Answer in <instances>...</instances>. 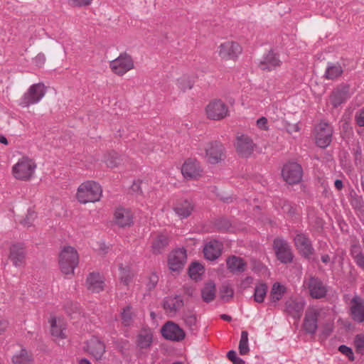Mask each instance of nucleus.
Masks as SVG:
<instances>
[{
  "label": "nucleus",
  "instance_id": "28",
  "mask_svg": "<svg viewBox=\"0 0 364 364\" xmlns=\"http://www.w3.org/2000/svg\"><path fill=\"white\" fill-rule=\"evenodd\" d=\"M153 342V333L149 328H142L136 336V345L141 349L149 348Z\"/></svg>",
  "mask_w": 364,
  "mask_h": 364
},
{
  "label": "nucleus",
  "instance_id": "11",
  "mask_svg": "<svg viewBox=\"0 0 364 364\" xmlns=\"http://www.w3.org/2000/svg\"><path fill=\"white\" fill-rule=\"evenodd\" d=\"M161 333L165 339L172 341H181L186 336L184 331L173 321H167L161 327Z\"/></svg>",
  "mask_w": 364,
  "mask_h": 364
},
{
  "label": "nucleus",
  "instance_id": "59",
  "mask_svg": "<svg viewBox=\"0 0 364 364\" xmlns=\"http://www.w3.org/2000/svg\"><path fill=\"white\" fill-rule=\"evenodd\" d=\"M286 128H287V131L289 134H292L293 132H297L299 131V127L297 124H288Z\"/></svg>",
  "mask_w": 364,
  "mask_h": 364
},
{
  "label": "nucleus",
  "instance_id": "56",
  "mask_svg": "<svg viewBox=\"0 0 364 364\" xmlns=\"http://www.w3.org/2000/svg\"><path fill=\"white\" fill-rule=\"evenodd\" d=\"M267 124V119L264 117H262L257 120V125L261 129L267 130L268 127Z\"/></svg>",
  "mask_w": 364,
  "mask_h": 364
},
{
  "label": "nucleus",
  "instance_id": "37",
  "mask_svg": "<svg viewBox=\"0 0 364 364\" xmlns=\"http://www.w3.org/2000/svg\"><path fill=\"white\" fill-rule=\"evenodd\" d=\"M119 278L121 282L127 286L134 277V272L132 271L130 267H123L122 264L119 265Z\"/></svg>",
  "mask_w": 364,
  "mask_h": 364
},
{
  "label": "nucleus",
  "instance_id": "39",
  "mask_svg": "<svg viewBox=\"0 0 364 364\" xmlns=\"http://www.w3.org/2000/svg\"><path fill=\"white\" fill-rule=\"evenodd\" d=\"M350 255L353 257L355 264L364 270V255L359 246H353L350 250Z\"/></svg>",
  "mask_w": 364,
  "mask_h": 364
},
{
  "label": "nucleus",
  "instance_id": "17",
  "mask_svg": "<svg viewBox=\"0 0 364 364\" xmlns=\"http://www.w3.org/2000/svg\"><path fill=\"white\" fill-rule=\"evenodd\" d=\"M310 296L314 299H321L327 294L326 286L318 277H311L306 284Z\"/></svg>",
  "mask_w": 364,
  "mask_h": 364
},
{
  "label": "nucleus",
  "instance_id": "34",
  "mask_svg": "<svg viewBox=\"0 0 364 364\" xmlns=\"http://www.w3.org/2000/svg\"><path fill=\"white\" fill-rule=\"evenodd\" d=\"M173 210L181 219L186 218L191 214L193 210V205L191 203L186 200L176 206Z\"/></svg>",
  "mask_w": 364,
  "mask_h": 364
},
{
  "label": "nucleus",
  "instance_id": "23",
  "mask_svg": "<svg viewBox=\"0 0 364 364\" xmlns=\"http://www.w3.org/2000/svg\"><path fill=\"white\" fill-rule=\"evenodd\" d=\"M348 93L349 87L347 85L333 90L330 96V101L333 107L336 108L343 103L348 98Z\"/></svg>",
  "mask_w": 364,
  "mask_h": 364
},
{
  "label": "nucleus",
  "instance_id": "32",
  "mask_svg": "<svg viewBox=\"0 0 364 364\" xmlns=\"http://www.w3.org/2000/svg\"><path fill=\"white\" fill-rule=\"evenodd\" d=\"M343 73V68L339 63H328L326 68L324 77L328 80H336Z\"/></svg>",
  "mask_w": 364,
  "mask_h": 364
},
{
  "label": "nucleus",
  "instance_id": "12",
  "mask_svg": "<svg viewBox=\"0 0 364 364\" xmlns=\"http://www.w3.org/2000/svg\"><path fill=\"white\" fill-rule=\"evenodd\" d=\"M321 312V310L316 307H311L306 311L303 327L307 333L314 335L316 332L318 318Z\"/></svg>",
  "mask_w": 364,
  "mask_h": 364
},
{
  "label": "nucleus",
  "instance_id": "26",
  "mask_svg": "<svg viewBox=\"0 0 364 364\" xmlns=\"http://www.w3.org/2000/svg\"><path fill=\"white\" fill-rule=\"evenodd\" d=\"M87 348L89 353L97 360H101L105 353V343L96 337L90 340Z\"/></svg>",
  "mask_w": 364,
  "mask_h": 364
},
{
  "label": "nucleus",
  "instance_id": "41",
  "mask_svg": "<svg viewBox=\"0 0 364 364\" xmlns=\"http://www.w3.org/2000/svg\"><path fill=\"white\" fill-rule=\"evenodd\" d=\"M122 161L121 156L117 152L112 151L107 154L105 163L108 167L114 168L118 166Z\"/></svg>",
  "mask_w": 364,
  "mask_h": 364
},
{
  "label": "nucleus",
  "instance_id": "40",
  "mask_svg": "<svg viewBox=\"0 0 364 364\" xmlns=\"http://www.w3.org/2000/svg\"><path fill=\"white\" fill-rule=\"evenodd\" d=\"M204 272L203 267L199 262H193L188 269V274L191 279L197 280Z\"/></svg>",
  "mask_w": 364,
  "mask_h": 364
},
{
  "label": "nucleus",
  "instance_id": "51",
  "mask_svg": "<svg viewBox=\"0 0 364 364\" xmlns=\"http://www.w3.org/2000/svg\"><path fill=\"white\" fill-rule=\"evenodd\" d=\"M338 350L343 355H346L350 361L355 360L354 354L352 349L346 345H341L338 347Z\"/></svg>",
  "mask_w": 364,
  "mask_h": 364
},
{
  "label": "nucleus",
  "instance_id": "27",
  "mask_svg": "<svg viewBox=\"0 0 364 364\" xmlns=\"http://www.w3.org/2000/svg\"><path fill=\"white\" fill-rule=\"evenodd\" d=\"M304 307L301 301L289 299L285 303V311L295 318H300Z\"/></svg>",
  "mask_w": 364,
  "mask_h": 364
},
{
  "label": "nucleus",
  "instance_id": "52",
  "mask_svg": "<svg viewBox=\"0 0 364 364\" xmlns=\"http://www.w3.org/2000/svg\"><path fill=\"white\" fill-rule=\"evenodd\" d=\"M122 323L124 326H129L132 321L130 307L127 306L126 309H124L123 312L122 313Z\"/></svg>",
  "mask_w": 364,
  "mask_h": 364
},
{
  "label": "nucleus",
  "instance_id": "2",
  "mask_svg": "<svg viewBox=\"0 0 364 364\" xmlns=\"http://www.w3.org/2000/svg\"><path fill=\"white\" fill-rule=\"evenodd\" d=\"M78 262L79 257L76 250L70 246L64 247L59 255L61 272L65 274H73Z\"/></svg>",
  "mask_w": 364,
  "mask_h": 364
},
{
  "label": "nucleus",
  "instance_id": "42",
  "mask_svg": "<svg viewBox=\"0 0 364 364\" xmlns=\"http://www.w3.org/2000/svg\"><path fill=\"white\" fill-rule=\"evenodd\" d=\"M250 351L248 346V333L243 331L241 333V338L239 343V352L242 355H247Z\"/></svg>",
  "mask_w": 364,
  "mask_h": 364
},
{
  "label": "nucleus",
  "instance_id": "58",
  "mask_svg": "<svg viewBox=\"0 0 364 364\" xmlns=\"http://www.w3.org/2000/svg\"><path fill=\"white\" fill-rule=\"evenodd\" d=\"M356 122L360 127H364V108L356 115Z\"/></svg>",
  "mask_w": 364,
  "mask_h": 364
},
{
  "label": "nucleus",
  "instance_id": "6",
  "mask_svg": "<svg viewBox=\"0 0 364 364\" xmlns=\"http://www.w3.org/2000/svg\"><path fill=\"white\" fill-rule=\"evenodd\" d=\"M333 129L324 121L320 122L315 127L316 144L318 146L325 149L331 142Z\"/></svg>",
  "mask_w": 364,
  "mask_h": 364
},
{
  "label": "nucleus",
  "instance_id": "33",
  "mask_svg": "<svg viewBox=\"0 0 364 364\" xmlns=\"http://www.w3.org/2000/svg\"><path fill=\"white\" fill-rule=\"evenodd\" d=\"M201 297L203 301L209 303L214 300L215 297V284L213 282L206 283L201 289Z\"/></svg>",
  "mask_w": 364,
  "mask_h": 364
},
{
  "label": "nucleus",
  "instance_id": "36",
  "mask_svg": "<svg viewBox=\"0 0 364 364\" xmlns=\"http://www.w3.org/2000/svg\"><path fill=\"white\" fill-rule=\"evenodd\" d=\"M32 360L31 354L25 348H22L18 354L14 355L12 357L13 364H31Z\"/></svg>",
  "mask_w": 364,
  "mask_h": 364
},
{
  "label": "nucleus",
  "instance_id": "3",
  "mask_svg": "<svg viewBox=\"0 0 364 364\" xmlns=\"http://www.w3.org/2000/svg\"><path fill=\"white\" fill-rule=\"evenodd\" d=\"M36 168L35 162L28 157H23L13 166L14 176L18 180L30 179Z\"/></svg>",
  "mask_w": 364,
  "mask_h": 364
},
{
  "label": "nucleus",
  "instance_id": "45",
  "mask_svg": "<svg viewBox=\"0 0 364 364\" xmlns=\"http://www.w3.org/2000/svg\"><path fill=\"white\" fill-rule=\"evenodd\" d=\"M234 290L233 289L227 284H224L220 289V296L224 301H228L233 296Z\"/></svg>",
  "mask_w": 364,
  "mask_h": 364
},
{
  "label": "nucleus",
  "instance_id": "20",
  "mask_svg": "<svg viewBox=\"0 0 364 364\" xmlns=\"http://www.w3.org/2000/svg\"><path fill=\"white\" fill-rule=\"evenodd\" d=\"M26 252L23 244H14L10 247L9 258L15 267H20L25 262Z\"/></svg>",
  "mask_w": 364,
  "mask_h": 364
},
{
  "label": "nucleus",
  "instance_id": "43",
  "mask_svg": "<svg viewBox=\"0 0 364 364\" xmlns=\"http://www.w3.org/2000/svg\"><path fill=\"white\" fill-rule=\"evenodd\" d=\"M177 86L178 89L185 92L187 90H191L193 86V82L191 77L183 75L177 80Z\"/></svg>",
  "mask_w": 364,
  "mask_h": 364
},
{
  "label": "nucleus",
  "instance_id": "16",
  "mask_svg": "<svg viewBox=\"0 0 364 364\" xmlns=\"http://www.w3.org/2000/svg\"><path fill=\"white\" fill-rule=\"evenodd\" d=\"M350 316L356 323L364 322V299L355 295L350 300Z\"/></svg>",
  "mask_w": 364,
  "mask_h": 364
},
{
  "label": "nucleus",
  "instance_id": "46",
  "mask_svg": "<svg viewBox=\"0 0 364 364\" xmlns=\"http://www.w3.org/2000/svg\"><path fill=\"white\" fill-rule=\"evenodd\" d=\"M354 343L356 352L360 354L364 353V334H358L355 337Z\"/></svg>",
  "mask_w": 364,
  "mask_h": 364
},
{
  "label": "nucleus",
  "instance_id": "53",
  "mask_svg": "<svg viewBox=\"0 0 364 364\" xmlns=\"http://www.w3.org/2000/svg\"><path fill=\"white\" fill-rule=\"evenodd\" d=\"M227 356L230 360H231L233 364H245V362L242 358L237 356L236 352L233 350H230Z\"/></svg>",
  "mask_w": 364,
  "mask_h": 364
},
{
  "label": "nucleus",
  "instance_id": "38",
  "mask_svg": "<svg viewBox=\"0 0 364 364\" xmlns=\"http://www.w3.org/2000/svg\"><path fill=\"white\" fill-rule=\"evenodd\" d=\"M267 285L264 283L258 284L255 289L254 299L257 303L264 301V297L267 292Z\"/></svg>",
  "mask_w": 364,
  "mask_h": 364
},
{
  "label": "nucleus",
  "instance_id": "9",
  "mask_svg": "<svg viewBox=\"0 0 364 364\" xmlns=\"http://www.w3.org/2000/svg\"><path fill=\"white\" fill-rule=\"evenodd\" d=\"M208 118L213 120H221L228 115V107L221 100H214L209 102L205 108Z\"/></svg>",
  "mask_w": 364,
  "mask_h": 364
},
{
  "label": "nucleus",
  "instance_id": "64",
  "mask_svg": "<svg viewBox=\"0 0 364 364\" xmlns=\"http://www.w3.org/2000/svg\"><path fill=\"white\" fill-rule=\"evenodd\" d=\"M321 261L323 263H328L330 262V257L328 255H323L321 256Z\"/></svg>",
  "mask_w": 364,
  "mask_h": 364
},
{
  "label": "nucleus",
  "instance_id": "19",
  "mask_svg": "<svg viewBox=\"0 0 364 364\" xmlns=\"http://www.w3.org/2000/svg\"><path fill=\"white\" fill-rule=\"evenodd\" d=\"M187 255L184 249H178L172 252L168 257V265L171 270L178 272L181 270L186 262Z\"/></svg>",
  "mask_w": 364,
  "mask_h": 364
},
{
  "label": "nucleus",
  "instance_id": "48",
  "mask_svg": "<svg viewBox=\"0 0 364 364\" xmlns=\"http://www.w3.org/2000/svg\"><path fill=\"white\" fill-rule=\"evenodd\" d=\"M184 321L186 325L192 329L197 322L196 316L191 312H188L184 315Z\"/></svg>",
  "mask_w": 364,
  "mask_h": 364
},
{
  "label": "nucleus",
  "instance_id": "63",
  "mask_svg": "<svg viewBox=\"0 0 364 364\" xmlns=\"http://www.w3.org/2000/svg\"><path fill=\"white\" fill-rule=\"evenodd\" d=\"M334 185L336 188L338 189V191L341 190L343 187V181L340 179L336 180Z\"/></svg>",
  "mask_w": 364,
  "mask_h": 364
},
{
  "label": "nucleus",
  "instance_id": "60",
  "mask_svg": "<svg viewBox=\"0 0 364 364\" xmlns=\"http://www.w3.org/2000/svg\"><path fill=\"white\" fill-rule=\"evenodd\" d=\"M184 294L190 297H193L195 294V289L191 287H183Z\"/></svg>",
  "mask_w": 364,
  "mask_h": 364
},
{
  "label": "nucleus",
  "instance_id": "30",
  "mask_svg": "<svg viewBox=\"0 0 364 364\" xmlns=\"http://www.w3.org/2000/svg\"><path fill=\"white\" fill-rule=\"evenodd\" d=\"M226 263L228 269L233 274L242 273L245 271L247 264L241 257L236 256L229 257L226 260Z\"/></svg>",
  "mask_w": 364,
  "mask_h": 364
},
{
  "label": "nucleus",
  "instance_id": "18",
  "mask_svg": "<svg viewBox=\"0 0 364 364\" xmlns=\"http://www.w3.org/2000/svg\"><path fill=\"white\" fill-rule=\"evenodd\" d=\"M184 306V301L181 296H168L163 301V308L170 316H174Z\"/></svg>",
  "mask_w": 364,
  "mask_h": 364
},
{
  "label": "nucleus",
  "instance_id": "49",
  "mask_svg": "<svg viewBox=\"0 0 364 364\" xmlns=\"http://www.w3.org/2000/svg\"><path fill=\"white\" fill-rule=\"evenodd\" d=\"M215 225L216 228L221 231H226L231 227L230 222L225 218H220L217 220Z\"/></svg>",
  "mask_w": 364,
  "mask_h": 364
},
{
  "label": "nucleus",
  "instance_id": "54",
  "mask_svg": "<svg viewBox=\"0 0 364 364\" xmlns=\"http://www.w3.org/2000/svg\"><path fill=\"white\" fill-rule=\"evenodd\" d=\"M68 4L73 7H82L89 6L92 0H68Z\"/></svg>",
  "mask_w": 364,
  "mask_h": 364
},
{
  "label": "nucleus",
  "instance_id": "57",
  "mask_svg": "<svg viewBox=\"0 0 364 364\" xmlns=\"http://www.w3.org/2000/svg\"><path fill=\"white\" fill-rule=\"evenodd\" d=\"M45 62L46 57L45 55L43 53L38 54L36 57L34 58V63L38 67H41L45 63Z\"/></svg>",
  "mask_w": 364,
  "mask_h": 364
},
{
  "label": "nucleus",
  "instance_id": "55",
  "mask_svg": "<svg viewBox=\"0 0 364 364\" xmlns=\"http://www.w3.org/2000/svg\"><path fill=\"white\" fill-rule=\"evenodd\" d=\"M282 209L284 213H288L289 215H294L296 213V208L287 202L284 204Z\"/></svg>",
  "mask_w": 364,
  "mask_h": 364
},
{
  "label": "nucleus",
  "instance_id": "5",
  "mask_svg": "<svg viewBox=\"0 0 364 364\" xmlns=\"http://www.w3.org/2000/svg\"><path fill=\"white\" fill-rule=\"evenodd\" d=\"M134 67L132 56L127 53H121L109 63V68L116 75H123Z\"/></svg>",
  "mask_w": 364,
  "mask_h": 364
},
{
  "label": "nucleus",
  "instance_id": "44",
  "mask_svg": "<svg viewBox=\"0 0 364 364\" xmlns=\"http://www.w3.org/2000/svg\"><path fill=\"white\" fill-rule=\"evenodd\" d=\"M64 328L63 327L62 324H57V321L55 318H53L51 321L50 325V332L52 336L56 337V338H65V333L63 332Z\"/></svg>",
  "mask_w": 364,
  "mask_h": 364
},
{
  "label": "nucleus",
  "instance_id": "62",
  "mask_svg": "<svg viewBox=\"0 0 364 364\" xmlns=\"http://www.w3.org/2000/svg\"><path fill=\"white\" fill-rule=\"evenodd\" d=\"M141 181L134 182L132 186V190L134 192L141 193L140 185Z\"/></svg>",
  "mask_w": 364,
  "mask_h": 364
},
{
  "label": "nucleus",
  "instance_id": "35",
  "mask_svg": "<svg viewBox=\"0 0 364 364\" xmlns=\"http://www.w3.org/2000/svg\"><path fill=\"white\" fill-rule=\"evenodd\" d=\"M286 287L281 284L276 282L273 284L270 291V300L272 302H277L284 295Z\"/></svg>",
  "mask_w": 364,
  "mask_h": 364
},
{
  "label": "nucleus",
  "instance_id": "7",
  "mask_svg": "<svg viewBox=\"0 0 364 364\" xmlns=\"http://www.w3.org/2000/svg\"><path fill=\"white\" fill-rule=\"evenodd\" d=\"M273 248L278 260L282 263H291L294 255L289 243L282 238H276L273 242Z\"/></svg>",
  "mask_w": 364,
  "mask_h": 364
},
{
  "label": "nucleus",
  "instance_id": "31",
  "mask_svg": "<svg viewBox=\"0 0 364 364\" xmlns=\"http://www.w3.org/2000/svg\"><path fill=\"white\" fill-rule=\"evenodd\" d=\"M169 238L168 236L160 234L154 240L151 244V251L154 254H161L165 248L168 245Z\"/></svg>",
  "mask_w": 364,
  "mask_h": 364
},
{
  "label": "nucleus",
  "instance_id": "24",
  "mask_svg": "<svg viewBox=\"0 0 364 364\" xmlns=\"http://www.w3.org/2000/svg\"><path fill=\"white\" fill-rule=\"evenodd\" d=\"M223 244L218 241L214 240L207 243L203 248L205 257L208 260H215L220 257L222 253Z\"/></svg>",
  "mask_w": 364,
  "mask_h": 364
},
{
  "label": "nucleus",
  "instance_id": "14",
  "mask_svg": "<svg viewBox=\"0 0 364 364\" xmlns=\"http://www.w3.org/2000/svg\"><path fill=\"white\" fill-rule=\"evenodd\" d=\"M242 52L241 46L234 41H226L219 46V55L222 59L235 60Z\"/></svg>",
  "mask_w": 364,
  "mask_h": 364
},
{
  "label": "nucleus",
  "instance_id": "25",
  "mask_svg": "<svg viewBox=\"0 0 364 364\" xmlns=\"http://www.w3.org/2000/svg\"><path fill=\"white\" fill-rule=\"evenodd\" d=\"M86 286L89 291L99 293L104 289V280L99 273H90L86 279Z\"/></svg>",
  "mask_w": 364,
  "mask_h": 364
},
{
  "label": "nucleus",
  "instance_id": "4",
  "mask_svg": "<svg viewBox=\"0 0 364 364\" xmlns=\"http://www.w3.org/2000/svg\"><path fill=\"white\" fill-rule=\"evenodd\" d=\"M235 147L238 156L243 159L250 158L257 148V144L252 137L247 134H241L236 136Z\"/></svg>",
  "mask_w": 364,
  "mask_h": 364
},
{
  "label": "nucleus",
  "instance_id": "22",
  "mask_svg": "<svg viewBox=\"0 0 364 364\" xmlns=\"http://www.w3.org/2000/svg\"><path fill=\"white\" fill-rule=\"evenodd\" d=\"M181 173L187 179H194L200 176L199 164L195 160L188 159L183 164Z\"/></svg>",
  "mask_w": 364,
  "mask_h": 364
},
{
  "label": "nucleus",
  "instance_id": "8",
  "mask_svg": "<svg viewBox=\"0 0 364 364\" xmlns=\"http://www.w3.org/2000/svg\"><path fill=\"white\" fill-rule=\"evenodd\" d=\"M282 175L284 180L289 184H296L302 179L303 169L298 163L289 162L284 166Z\"/></svg>",
  "mask_w": 364,
  "mask_h": 364
},
{
  "label": "nucleus",
  "instance_id": "29",
  "mask_svg": "<svg viewBox=\"0 0 364 364\" xmlns=\"http://www.w3.org/2000/svg\"><path fill=\"white\" fill-rule=\"evenodd\" d=\"M116 223L120 227L129 226L133 223L131 211L125 208H118L114 214Z\"/></svg>",
  "mask_w": 364,
  "mask_h": 364
},
{
  "label": "nucleus",
  "instance_id": "61",
  "mask_svg": "<svg viewBox=\"0 0 364 364\" xmlns=\"http://www.w3.org/2000/svg\"><path fill=\"white\" fill-rule=\"evenodd\" d=\"M9 323L6 320H0V335H1L8 328Z\"/></svg>",
  "mask_w": 364,
  "mask_h": 364
},
{
  "label": "nucleus",
  "instance_id": "47",
  "mask_svg": "<svg viewBox=\"0 0 364 364\" xmlns=\"http://www.w3.org/2000/svg\"><path fill=\"white\" fill-rule=\"evenodd\" d=\"M36 218L35 211L28 210L25 218L21 222L24 226L31 227Z\"/></svg>",
  "mask_w": 364,
  "mask_h": 364
},
{
  "label": "nucleus",
  "instance_id": "15",
  "mask_svg": "<svg viewBox=\"0 0 364 364\" xmlns=\"http://www.w3.org/2000/svg\"><path fill=\"white\" fill-rule=\"evenodd\" d=\"M205 156L208 161L216 164L224 159V147L220 142H210L205 148Z\"/></svg>",
  "mask_w": 364,
  "mask_h": 364
},
{
  "label": "nucleus",
  "instance_id": "50",
  "mask_svg": "<svg viewBox=\"0 0 364 364\" xmlns=\"http://www.w3.org/2000/svg\"><path fill=\"white\" fill-rule=\"evenodd\" d=\"M159 282V277L155 274L152 273L149 275L146 287L149 291H151L156 287Z\"/></svg>",
  "mask_w": 364,
  "mask_h": 364
},
{
  "label": "nucleus",
  "instance_id": "10",
  "mask_svg": "<svg viewBox=\"0 0 364 364\" xmlns=\"http://www.w3.org/2000/svg\"><path fill=\"white\" fill-rule=\"evenodd\" d=\"M45 93L46 87L43 83L34 84L22 97L21 105L23 107H28L30 105L37 103L45 95Z\"/></svg>",
  "mask_w": 364,
  "mask_h": 364
},
{
  "label": "nucleus",
  "instance_id": "21",
  "mask_svg": "<svg viewBox=\"0 0 364 364\" xmlns=\"http://www.w3.org/2000/svg\"><path fill=\"white\" fill-rule=\"evenodd\" d=\"M281 63L279 55L271 50L263 57L258 66L262 70L269 72L279 67Z\"/></svg>",
  "mask_w": 364,
  "mask_h": 364
},
{
  "label": "nucleus",
  "instance_id": "13",
  "mask_svg": "<svg viewBox=\"0 0 364 364\" xmlns=\"http://www.w3.org/2000/svg\"><path fill=\"white\" fill-rule=\"evenodd\" d=\"M294 245L299 253L305 258L309 259L314 252L311 241L304 233H296L294 237Z\"/></svg>",
  "mask_w": 364,
  "mask_h": 364
},
{
  "label": "nucleus",
  "instance_id": "1",
  "mask_svg": "<svg viewBox=\"0 0 364 364\" xmlns=\"http://www.w3.org/2000/svg\"><path fill=\"white\" fill-rule=\"evenodd\" d=\"M102 190L99 183L88 181L82 183L77 192V198L80 203H95L100 200Z\"/></svg>",
  "mask_w": 364,
  "mask_h": 364
}]
</instances>
